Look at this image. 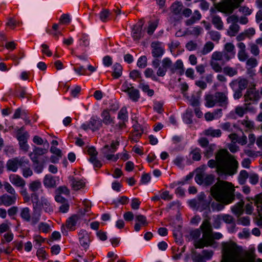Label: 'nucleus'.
I'll list each match as a JSON object with an SVG mask.
<instances>
[{"instance_id":"nucleus-59","label":"nucleus","mask_w":262,"mask_h":262,"mask_svg":"<svg viewBox=\"0 0 262 262\" xmlns=\"http://www.w3.org/2000/svg\"><path fill=\"white\" fill-rule=\"evenodd\" d=\"M210 38L214 41H218L221 38V35L219 32L216 31H211L209 32Z\"/></svg>"},{"instance_id":"nucleus-46","label":"nucleus","mask_w":262,"mask_h":262,"mask_svg":"<svg viewBox=\"0 0 262 262\" xmlns=\"http://www.w3.org/2000/svg\"><path fill=\"white\" fill-rule=\"evenodd\" d=\"M238 11L243 15L247 16L250 15L253 12V10L246 6H242L238 7Z\"/></svg>"},{"instance_id":"nucleus-5","label":"nucleus","mask_w":262,"mask_h":262,"mask_svg":"<svg viewBox=\"0 0 262 262\" xmlns=\"http://www.w3.org/2000/svg\"><path fill=\"white\" fill-rule=\"evenodd\" d=\"M31 201L33 204V222L37 223L40 220L41 216V208L49 214L53 212V208L48 199L45 196H42L39 199L38 195L36 193L31 194Z\"/></svg>"},{"instance_id":"nucleus-53","label":"nucleus","mask_w":262,"mask_h":262,"mask_svg":"<svg viewBox=\"0 0 262 262\" xmlns=\"http://www.w3.org/2000/svg\"><path fill=\"white\" fill-rule=\"evenodd\" d=\"M172 66V61L168 58H164L161 62V67L167 71L168 69L171 68Z\"/></svg>"},{"instance_id":"nucleus-28","label":"nucleus","mask_w":262,"mask_h":262,"mask_svg":"<svg viewBox=\"0 0 262 262\" xmlns=\"http://www.w3.org/2000/svg\"><path fill=\"white\" fill-rule=\"evenodd\" d=\"M237 83L238 84V89L243 91L247 88L248 81L246 79L241 78L238 80V82L237 80L232 81L230 83V86L233 89L236 86Z\"/></svg>"},{"instance_id":"nucleus-37","label":"nucleus","mask_w":262,"mask_h":262,"mask_svg":"<svg viewBox=\"0 0 262 262\" xmlns=\"http://www.w3.org/2000/svg\"><path fill=\"white\" fill-rule=\"evenodd\" d=\"M129 98L133 101L136 102L140 98L139 91L132 86L131 90L127 93Z\"/></svg>"},{"instance_id":"nucleus-15","label":"nucleus","mask_w":262,"mask_h":262,"mask_svg":"<svg viewBox=\"0 0 262 262\" xmlns=\"http://www.w3.org/2000/svg\"><path fill=\"white\" fill-rule=\"evenodd\" d=\"M151 54L154 57H160L164 53V48L162 43L159 41L153 42L151 44Z\"/></svg>"},{"instance_id":"nucleus-35","label":"nucleus","mask_w":262,"mask_h":262,"mask_svg":"<svg viewBox=\"0 0 262 262\" xmlns=\"http://www.w3.org/2000/svg\"><path fill=\"white\" fill-rule=\"evenodd\" d=\"M201 18V14L199 11L196 10L194 12L192 17L186 20L185 23L187 26H190L196 21L199 20Z\"/></svg>"},{"instance_id":"nucleus-11","label":"nucleus","mask_w":262,"mask_h":262,"mask_svg":"<svg viewBox=\"0 0 262 262\" xmlns=\"http://www.w3.org/2000/svg\"><path fill=\"white\" fill-rule=\"evenodd\" d=\"M49 148L43 147L41 148L39 147L34 146L33 151L29 154L31 160L33 163L35 164H39L38 156L43 155L48 152Z\"/></svg>"},{"instance_id":"nucleus-41","label":"nucleus","mask_w":262,"mask_h":262,"mask_svg":"<svg viewBox=\"0 0 262 262\" xmlns=\"http://www.w3.org/2000/svg\"><path fill=\"white\" fill-rule=\"evenodd\" d=\"M33 141L34 143L37 145H43V147H46L47 148L49 147V143L47 140H43L41 138L38 136H35L33 137Z\"/></svg>"},{"instance_id":"nucleus-14","label":"nucleus","mask_w":262,"mask_h":262,"mask_svg":"<svg viewBox=\"0 0 262 262\" xmlns=\"http://www.w3.org/2000/svg\"><path fill=\"white\" fill-rule=\"evenodd\" d=\"M17 198V195H8L4 194L0 196V205L5 206H10L15 203Z\"/></svg>"},{"instance_id":"nucleus-12","label":"nucleus","mask_w":262,"mask_h":262,"mask_svg":"<svg viewBox=\"0 0 262 262\" xmlns=\"http://www.w3.org/2000/svg\"><path fill=\"white\" fill-rule=\"evenodd\" d=\"M195 180L199 184L204 183L206 185H210L213 182L214 177L212 174H206L202 171L196 174L195 177Z\"/></svg>"},{"instance_id":"nucleus-2","label":"nucleus","mask_w":262,"mask_h":262,"mask_svg":"<svg viewBox=\"0 0 262 262\" xmlns=\"http://www.w3.org/2000/svg\"><path fill=\"white\" fill-rule=\"evenodd\" d=\"M215 159L209 160L207 165L211 168H216L219 175L232 176L237 172L238 163L227 150H218L215 154Z\"/></svg>"},{"instance_id":"nucleus-21","label":"nucleus","mask_w":262,"mask_h":262,"mask_svg":"<svg viewBox=\"0 0 262 262\" xmlns=\"http://www.w3.org/2000/svg\"><path fill=\"white\" fill-rule=\"evenodd\" d=\"M89 128L93 132L99 129L102 126L101 119L97 116L92 117L90 120Z\"/></svg>"},{"instance_id":"nucleus-13","label":"nucleus","mask_w":262,"mask_h":262,"mask_svg":"<svg viewBox=\"0 0 262 262\" xmlns=\"http://www.w3.org/2000/svg\"><path fill=\"white\" fill-rule=\"evenodd\" d=\"M205 218L201 226V229L203 233V236L204 238H210L211 236L212 227L209 222L210 217L206 214L203 215Z\"/></svg>"},{"instance_id":"nucleus-10","label":"nucleus","mask_w":262,"mask_h":262,"mask_svg":"<svg viewBox=\"0 0 262 262\" xmlns=\"http://www.w3.org/2000/svg\"><path fill=\"white\" fill-rule=\"evenodd\" d=\"M236 8L237 6L234 5L232 0H224L219 5L218 10L224 14L231 15Z\"/></svg>"},{"instance_id":"nucleus-61","label":"nucleus","mask_w":262,"mask_h":262,"mask_svg":"<svg viewBox=\"0 0 262 262\" xmlns=\"http://www.w3.org/2000/svg\"><path fill=\"white\" fill-rule=\"evenodd\" d=\"M202 253L205 260L210 259L213 255V252L212 250H204Z\"/></svg>"},{"instance_id":"nucleus-52","label":"nucleus","mask_w":262,"mask_h":262,"mask_svg":"<svg viewBox=\"0 0 262 262\" xmlns=\"http://www.w3.org/2000/svg\"><path fill=\"white\" fill-rule=\"evenodd\" d=\"M249 46L251 53L255 56H258L260 52L258 46L254 43H250Z\"/></svg>"},{"instance_id":"nucleus-32","label":"nucleus","mask_w":262,"mask_h":262,"mask_svg":"<svg viewBox=\"0 0 262 262\" xmlns=\"http://www.w3.org/2000/svg\"><path fill=\"white\" fill-rule=\"evenodd\" d=\"M109 146L106 145L102 149V152L108 160L116 161L119 158V154L115 155L114 154H110L108 151Z\"/></svg>"},{"instance_id":"nucleus-31","label":"nucleus","mask_w":262,"mask_h":262,"mask_svg":"<svg viewBox=\"0 0 262 262\" xmlns=\"http://www.w3.org/2000/svg\"><path fill=\"white\" fill-rule=\"evenodd\" d=\"M216 220L223 221L226 224H233L234 219L233 217L229 214H223L215 215Z\"/></svg>"},{"instance_id":"nucleus-49","label":"nucleus","mask_w":262,"mask_h":262,"mask_svg":"<svg viewBox=\"0 0 262 262\" xmlns=\"http://www.w3.org/2000/svg\"><path fill=\"white\" fill-rule=\"evenodd\" d=\"M21 168L22 174L24 178H27L28 177H31L33 175V172L30 167L25 166Z\"/></svg>"},{"instance_id":"nucleus-64","label":"nucleus","mask_w":262,"mask_h":262,"mask_svg":"<svg viewBox=\"0 0 262 262\" xmlns=\"http://www.w3.org/2000/svg\"><path fill=\"white\" fill-rule=\"evenodd\" d=\"M248 54L246 51H238L237 53V57L241 61H244L248 59Z\"/></svg>"},{"instance_id":"nucleus-18","label":"nucleus","mask_w":262,"mask_h":262,"mask_svg":"<svg viewBox=\"0 0 262 262\" xmlns=\"http://www.w3.org/2000/svg\"><path fill=\"white\" fill-rule=\"evenodd\" d=\"M9 180L13 185L16 187H23L26 185L25 181L17 174H10L9 176Z\"/></svg>"},{"instance_id":"nucleus-6","label":"nucleus","mask_w":262,"mask_h":262,"mask_svg":"<svg viewBox=\"0 0 262 262\" xmlns=\"http://www.w3.org/2000/svg\"><path fill=\"white\" fill-rule=\"evenodd\" d=\"M205 106L213 107L216 104L226 109L229 104L227 93L217 92L213 94H208L205 98Z\"/></svg>"},{"instance_id":"nucleus-60","label":"nucleus","mask_w":262,"mask_h":262,"mask_svg":"<svg viewBox=\"0 0 262 262\" xmlns=\"http://www.w3.org/2000/svg\"><path fill=\"white\" fill-rule=\"evenodd\" d=\"M119 145V141L116 140L115 141H113L112 142L111 146H109L108 151L110 154H114L117 148V147Z\"/></svg>"},{"instance_id":"nucleus-63","label":"nucleus","mask_w":262,"mask_h":262,"mask_svg":"<svg viewBox=\"0 0 262 262\" xmlns=\"http://www.w3.org/2000/svg\"><path fill=\"white\" fill-rule=\"evenodd\" d=\"M28 136V135L27 133H22L19 132L17 134V139L19 141V143L27 142Z\"/></svg>"},{"instance_id":"nucleus-7","label":"nucleus","mask_w":262,"mask_h":262,"mask_svg":"<svg viewBox=\"0 0 262 262\" xmlns=\"http://www.w3.org/2000/svg\"><path fill=\"white\" fill-rule=\"evenodd\" d=\"M29 160L25 157L14 158L9 159L6 164V168L8 171L16 172L18 167H23L29 165Z\"/></svg>"},{"instance_id":"nucleus-26","label":"nucleus","mask_w":262,"mask_h":262,"mask_svg":"<svg viewBox=\"0 0 262 262\" xmlns=\"http://www.w3.org/2000/svg\"><path fill=\"white\" fill-rule=\"evenodd\" d=\"M211 23L216 29L222 30L224 29V23L220 16L212 15L211 16Z\"/></svg>"},{"instance_id":"nucleus-42","label":"nucleus","mask_w":262,"mask_h":262,"mask_svg":"<svg viewBox=\"0 0 262 262\" xmlns=\"http://www.w3.org/2000/svg\"><path fill=\"white\" fill-rule=\"evenodd\" d=\"M201 150L199 148H195L190 152L191 158L194 161H200L201 159Z\"/></svg>"},{"instance_id":"nucleus-27","label":"nucleus","mask_w":262,"mask_h":262,"mask_svg":"<svg viewBox=\"0 0 262 262\" xmlns=\"http://www.w3.org/2000/svg\"><path fill=\"white\" fill-rule=\"evenodd\" d=\"M258 98V93L253 89L248 90L245 95V99L246 102L249 100H256Z\"/></svg>"},{"instance_id":"nucleus-4","label":"nucleus","mask_w":262,"mask_h":262,"mask_svg":"<svg viewBox=\"0 0 262 262\" xmlns=\"http://www.w3.org/2000/svg\"><path fill=\"white\" fill-rule=\"evenodd\" d=\"M223 51L214 52L211 56L210 65L212 69L217 73L221 72L222 66L218 61H221L222 65L233 58L235 56V46L231 42H227L224 45Z\"/></svg>"},{"instance_id":"nucleus-58","label":"nucleus","mask_w":262,"mask_h":262,"mask_svg":"<svg viewBox=\"0 0 262 262\" xmlns=\"http://www.w3.org/2000/svg\"><path fill=\"white\" fill-rule=\"evenodd\" d=\"M147 58L145 56L140 57L137 62V66L140 68H144L147 66Z\"/></svg>"},{"instance_id":"nucleus-57","label":"nucleus","mask_w":262,"mask_h":262,"mask_svg":"<svg viewBox=\"0 0 262 262\" xmlns=\"http://www.w3.org/2000/svg\"><path fill=\"white\" fill-rule=\"evenodd\" d=\"M110 15V12L108 9H103L100 13L99 17L101 21L105 22Z\"/></svg>"},{"instance_id":"nucleus-20","label":"nucleus","mask_w":262,"mask_h":262,"mask_svg":"<svg viewBox=\"0 0 262 262\" xmlns=\"http://www.w3.org/2000/svg\"><path fill=\"white\" fill-rule=\"evenodd\" d=\"M69 180L72 188L75 190H79L85 186V182L82 180L73 177H70Z\"/></svg>"},{"instance_id":"nucleus-23","label":"nucleus","mask_w":262,"mask_h":262,"mask_svg":"<svg viewBox=\"0 0 262 262\" xmlns=\"http://www.w3.org/2000/svg\"><path fill=\"white\" fill-rule=\"evenodd\" d=\"M170 72L173 74L178 73L180 75H182L184 72V65L181 60H178L173 65L172 64L170 68Z\"/></svg>"},{"instance_id":"nucleus-54","label":"nucleus","mask_w":262,"mask_h":262,"mask_svg":"<svg viewBox=\"0 0 262 262\" xmlns=\"http://www.w3.org/2000/svg\"><path fill=\"white\" fill-rule=\"evenodd\" d=\"M158 20H156L154 22H150L149 23V25L147 31V33L149 35H151L154 33L155 30H156L158 26Z\"/></svg>"},{"instance_id":"nucleus-40","label":"nucleus","mask_w":262,"mask_h":262,"mask_svg":"<svg viewBox=\"0 0 262 262\" xmlns=\"http://www.w3.org/2000/svg\"><path fill=\"white\" fill-rule=\"evenodd\" d=\"M182 9V5L179 2L173 3L171 7L170 11L173 14H179L181 12Z\"/></svg>"},{"instance_id":"nucleus-17","label":"nucleus","mask_w":262,"mask_h":262,"mask_svg":"<svg viewBox=\"0 0 262 262\" xmlns=\"http://www.w3.org/2000/svg\"><path fill=\"white\" fill-rule=\"evenodd\" d=\"M143 25L142 21L140 20L138 24L134 26L132 29V36L135 40H138L142 37V30Z\"/></svg>"},{"instance_id":"nucleus-30","label":"nucleus","mask_w":262,"mask_h":262,"mask_svg":"<svg viewBox=\"0 0 262 262\" xmlns=\"http://www.w3.org/2000/svg\"><path fill=\"white\" fill-rule=\"evenodd\" d=\"M102 117V123H104L105 125H110L114 123L113 119L111 117L110 112L108 110H104L101 115Z\"/></svg>"},{"instance_id":"nucleus-22","label":"nucleus","mask_w":262,"mask_h":262,"mask_svg":"<svg viewBox=\"0 0 262 262\" xmlns=\"http://www.w3.org/2000/svg\"><path fill=\"white\" fill-rule=\"evenodd\" d=\"M56 179L58 178L53 177L50 174L45 176L43 183L45 187L48 188H54L56 186Z\"/></svg>"},{"instance_id":"nucleus-55","label":"nucleus","mask_w":262,"mask_h":262,"mask_svg":"<svg viewBox=\"0 0 262 262\" xmlns=\"http://www.w3.org/2000/svg\"><path fill=\"white\" fill-rule=\"evenodd\" d=\"M4 187L6 191L10 194L17 195L14 188L8 182H5Z\"/></svg>"},{"instance_id":"nucleus-39","label":"nucleus","mask_w":262,"mask_h":262,"mask_svg":"<svg viewBox=\"0 0 262 262\" xmlns=\"http://www.w3.org/2000/svg\"><path fill=\"white\" fill-rule=\"evenodd\" d=\"M222 71H223L225 75L230 77H233L237 74V70L236 68H232L229 66L224 67L222 68Z\"/></svg>"},{"instance_id":"nucleus-24","label":"nucleus","mask_w":262,"mask_h":262,"mask_svg":"<svg viewBox=\"0 0 262 262\" xmlns=\"http://www.w3.org/2000/svg\"><path fill=\"white\" fill-rule=\"evenodd\" d=\"M212 245V240L211 238H204L196 239L194 242V246L196 248H203L205 246H211Z\"/></svg>"},{"instance_id":"nucleus-50","label":"nucleus","mask_w":262,"mask_h":262,"mask_svg":"<svg viewBox=\"0 0 262 262\" xmlns=\"http://www.w3.org/2000/svg\"><path fill=\"white\" fill-rule=\"evenodd\" d=\"M118 119L122 120L123 122H125L127 120V112L126 108H122L118 113Z\"/></svg>"},{"instance_id":"nucleus-47","label":"nucleus","mask_w":262,"mask_h":262,"mask_svg":"<svg viewBox=\"0 0 262 262\" xmlns=\"http://www.w3.org/2000/svg\"><path fill=\"white\" fill-rule=\"evenodd\" d=\"M258 64L257 60L256 58L251 57L247 60L246 65L248 67V70L250 71L251 69L256 67Z\"/></svg>"},{"instance_id":"nucleus-3","label":"nucleus","mask_w":262,"mask_h":262,"mask_svg":"<svg viewBox=\"0 0 262 262\" xmlns=\"http://www.w3.org/2000/svg\"><path fill=\"white\" fill-rule=\"evenodd\" d=\"M221 262H252L251 258L243 255L241 247L232 241L222 243Z\"/></svg>"},{"instance_id":"nucleus-1","label":"nucleus","mask_w":262,"mask_h":262,"mask_svg":"<svg viewBox=\"0 0 262 262\" xmlns=\"http://www.w3.org/2000/svg\"><path fill=\"white\" fill-rule=\"evenodd\" d=\"M235 189L232 183L219 181L210 189L211 196L218 202H213V210L221 211L226 205L231 203L235 199Z\"/></svg>"},{"instance_id":"nucleus-62","label":"nucleus","mask_w":262,"mask_h":262,"mask_svg":"<svg viewBox=\"0 0 262 262\" xmlns=\"http://www.w3.org/2000/svg\"><path fill=\"white\" fill-rule=\"evenodd\" d=\"M250 220L248 216H244L239 218L237 220V223L244 226H248L250 225Z\"/></svg>"},{"instance_id":"nucleus-25","label":"nucleus","mask_w":262,"mask_h":262,"mask_svg":"<svg viewBox=\"0 0 262 262\" xmlns=\"http://www.w3.org/2000/svg\"><path fill=\"white\" fill-rule=\"evenodd\" d=\"M136 221L138 222L134 226L136 231H139L140 230L141 226H147L148 224L146 217L141 214L136 216Z\"/></svg>"},{"instance_id":"nucleus-56","label":"nucleus","mask_w":262,"mask_h":262,"mask_svg":"<svg viewBox=\"0 0 262 262\" xmlns=\"http://www.w3.org/2000/svg\"><path fill=\"white\" fill-rule=\"evenodd\" d=\"M84 238H79V241L81 245L84 247L85 249L87 248L88 247V244L89 243V237L87 232H83Z\"/></svg>"},{"instance_id":"nucleus-48","label":"nucleus","mask_w":262,"mask_h":262,"mask_svg":"<svg viewBox=\"0 0 262 262\" xmlns=\"http://www.w3.org/2000/svg\"><path fill=\"white\" fill-rule=\"evenodd\" d=\"M139 88L141 89L143 92L147 93V95L149 96H151L154 95V91L149 89V85L148 84L141 83L139 84Z\"/></svg>"},{"instance_id":"nucleus-16","label":"nucleus","mask_w":262,"mask_h":262,"mask_svg":"<svg viewBox=\"0 0 262 262\" xmlns=\"http://www.w3.org/2000/svg\"><path fill=\"white\" fill-rule=\"evenodd\" d=\"M80 220V217L79 215L74 214L67 219L66 226L71 231L75 230L76 226L79 225Z\"/></svg>"},{"instance_id":"nucleus-38","label":"nucleus","mask_w":262,"mask_h":262,"mask_svg":"<svg viewBox=\"0 0 262 262\" xmlns=\"http://www.w3.org/2000/svg\"><path fill=\"white\" fill-rule=\"evenodd\" d=\"M28 187L31 191L36 193L41 187V183L39 180H35L30 182Z\"/></svg>"},{"instance_id":"nucleus-33","label":"nucleus","mask_w":262,"mask_h":262,"mask_svg":"<svg viewBox=\"0 0 262 262\" xmlns=\"http://www.w3.org/2000/svg\"><path fill=\"white\" fill-rule=\"evenodd\" d=\"M204 134L206 136H211L212 137H219L222 135V132L220 129H214L210 127L204 131Z\"/></svg>"},{"instance_id":"nucleus-51","label":"nucleus","mask_w":262,"mask_h":262,"mask_svg":"<svg viewBox=\"0 0 262 262\" xmlns=\"http://www.w3.org/2000/svg\"><path fill=\"white\" fill-rule=\"evenodd\" d=\"M144 74L147 78H151L154 81H157L158 78L155 74L154 70L151 68H147L144 72Z\"/></svg>"},{"instance_id":"nucleus-36","label":"nucleus","mask_w":262,"mask_h":262,"mask_svg":"<svg viewBox=\"0 0 262 262\" xmlns=\"http://www.w3.org/2000/svg\"><path fill=\"white\" fill-rule=\"evenodd\" d=\"M113 72L112 75L114 78L117 79L119 78L122 73V66L118 63H116L113 67Z\"/></svg>"},{"instance_id":"nucleus-45","label":"nucleus","mask_w":262,"mask_h":262,"mask_svg":"<svg viewBox=\"0 0 262 262\" xmlns=\"http://www.w3.org/2000/svg\"><path fill=\"white\" fill-rule=\"evenodd\" d=\"M255 203L257 206L258 212L262 214V193L255 196Z\"/></svg>"},{"instance_id":"nucleus-44","label":"nucleus","mask_w":262,"mask_h":262,"mask_svg":"<svg viewBox=\"0 0 262 262\" xmlns=\"http://www.w3.org/2000/svg\"><path fill=\"white\" fill-rule=\"evenodd\" d=\"M249 177L248 173L245 170H241L238 177V182L240 184H244Z\"/></svg>"},{"instance_id":"nucleus-19","label":"nucleus","mask_w":262,"mask_h":262,"mask_svg":"<svg viewBox=\"0 0 262 262\" xmlns=\"http://www.w3.org/2000/svg\"><path fill=\"white\" fill-rule=\"evenodd\" d=\"M20 216L24 221L26 222H30L32 225H34L37 224L33 223V213L32 214V216H31L30 210L28 207H25L21 209Z\"/></svg>"},{"instance_id":"nucleus-43","label":"nucleus","mask_w":262,"mask_h":262,"mask_svg":"<svg viewBox=\"0 0 262 262\" xmlns=\"http://www.w3.org/2000/svg\"><path fill=\"white\" fill-rule=\"evenodd\" d=\"M214 45L211 41L207 42L201 51L203 55H206L210 52L213 49Z\"/></svg>"},{"instance_id":"nucleus-8","label":"nucleus","mask_w":262,"mask_h":262,"mask_svg":"<svg viewBox=\"0 0 262 262\" xmlns=\"http://www.w3.org/2000/svg\"><path fill=\"white\" fill-rule=\"evenodd\" d=\"M226 21L229 26L227 31V34L230 37L235 36L239 32L241 27L238 24V16L232 14L227 17Z\"/></svg>"},{"instance_id":"nucleus-29","label":"nucleus","mask_w":262,"mask_h":262,"mask_svg":"<svg viewBox=\"0 0 262 262\" xmlns=\"http://www.w3.org/2000/svg\"><path fill=\"white\" fill-rule=\"evenodd\" d=\"M244 205V202L243 201H240L239 202L236 204L233 207H231L232 212L237 217H239L241 215L243 212V206Z\"/></svg>"},{"instance_id":"nucleus-34","label":"nucleus","mask_w":262,"mask_h":262,"mask_svg":"<svg viewBox=\"0 0 262 262\" xmlns=\"http://www.w3.org/2000/svg\"><path fill=\"white\" fill-rule=\"evenodd\" d=\"M204 148V156L206 159H209L213 155V152L215 148V145L214 144H210L209 145Z\"/></svg>"},{"instance_id":"nucleus-9","label":"nucleus","mask_w":262,"mask_h":262,"mask_svg":"<svg viewBox=\"0 0 262 262\" xmlns=\"http://www.w3.org/2000/svg\"><path fill=\"white\" fill-rule=\"evenodd\" d=\"M198 198V210L202 211L206 210L207 211L204 213L203 215L206 214L208 215L210 213L211 211L210 209V203L211 201V198L209 200L206 199V195L204 192L200 193L197 196Z\"/></svg>"}]
</instances>
